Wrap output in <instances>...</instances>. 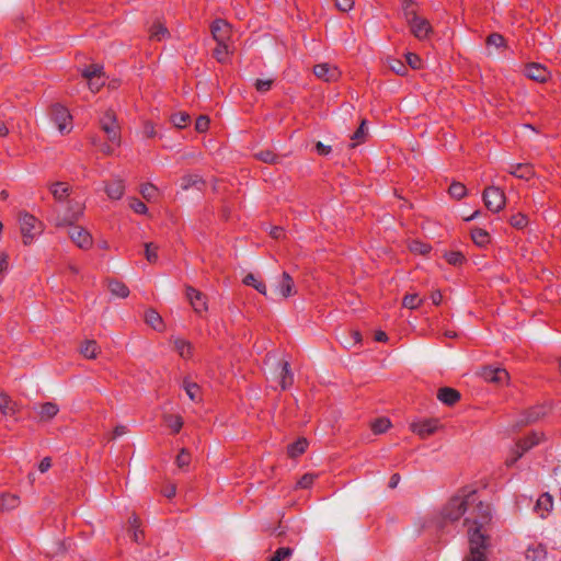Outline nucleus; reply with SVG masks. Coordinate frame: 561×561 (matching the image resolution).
Returning <instances> with one entry per match:
<instances>
[{
  "label": "nucleus",
  "mask_w": 561,
  "mask_h": 561,
  "mask_svg": "<svg viewBox=\"0 0 561 561\" xmlns=\"http://www.w3.org/2000/svg\"><path fill=\"white\" fill-rule=\"evenodd\" d=\"M442 516L449 522L465 517L470 553L463 561H485L489 543L482 529L492 518L490 504L480 501L474 490L465 489L448 501L442 511Z\"/></svg>",
  "instance_id": "nucleus-1"
},
{
  "label": "nucleus",
  "mask_w": 561,
  "mask_h": 561,
  "mask_svg": "<svg viewBox=\"0 0 561 561\" xmlns=\"http://www.w3.org/2000/svg\"><path fill=\"white\" fill-rule=\"evenodd\" d=\"M402 10L412 34L417 39H425L432 32L430 22L416 14L415 3L412 0H404Z\"/></svg>",
  "instance_id": "nucleus-2"
},
{
  "label": "nucleus",
  "mask_w": 561,
  "mask_h": 561,
  "mask_svg": "<svg viewBox=\"0 0 561 561\" xmlns=\"http://www.w3.org/2000/svg\"><path fill=\"white\" fill-rule=\"evenodd\" d=\"M100 126L108 141L102 146L101 150L106 154H111L121 144V129L114 113L111 111L105 112L100 119Z\"/></svg>",
  "instance_id": "nucleus-3"
},
{
  "label": "nucleus",
  "mask_w": 561,
  "mask_h": 561,
  "mask_svg": "<svg viewBox=\"0 0 561 561\" xmlns=\"http://www.w3.org/2000/svg\"><path fill=\"white\" fill-rule=\"evenodd\" d=\"M19 222L24 244H30L42 232V224L28 213H21Z\"/></svg>",
  "instance_id": "nucleus-4"
},
{
  "label": "nucleus",
  "mask_w": 561,
  "mask_h": 561,
  "mask_svg": "<svg viewBox=\"0 0 561 561\" xmlns=\"http://www.w3.org/2000/svg\"><path fill=\"white\" fill-rule=\"evenodd\" d=\"M483 201L486 208L493 213H499L505 206V194L497 186H489L483 192Z\"/></svg>",
  "instance_id": "nucleus-5"
},
{
  "label": "nucleus",
  "mask_w": 561,
  "mask_h": 561,
  "mask_svg": "<svg viewBox=\"0 0 561 561\" xmlns=\"http://www.w3.org/2000/svg\"><path fill=\"white\" fill-rule=\"evenodd\" d=\"M296 293L295 284L291 276L284 272L274 282L272 288V298H288Z\"/></svg>",
  "instance_id": "nucleus-6"
},
{
  "label": "nucleus",
  "mask_w": 561,
  "mask_h": 561,
  "mask_svg": "<svg viewBox=\"0 0 561 561\" xmlns=\"http://www.w3.org/2000/svg\"><path fill=\"white\" fill-rule=\"evenodd\" d=\"M51 119L54 121L57 129L64 134V133H69L71 129H72V117L69 113V111L60 105V104H55L53 107H51Z\"/></svg>",
  "instance_id": "nucleus-7"
},
{
  "label": "nucleus",
  "mask_w": 561,
  "mask_h": 561,
  "mask_svg": "<svg viewBox=\"0 0 561 561\" xmlns=\"http://www.w3.org/2000/svg\"><path fill=\"white\" fill-rule=\"evenodd\" d=\"M540 439H541V435L540 434L533 433L531 435H529L525 439L518 442L516 444V446H515V449L513 450V455L511 457L506 458V465L507 466H513L518 460V458H520L523 456V454L525 451H527L531 447L538 445Z\"/></svg>",
  "instance_id": "nucleus-8"
},
{
  "label": "nucleus",
  "mask_w": 561,
  "mask_h": 561,
  "mask_svg": "<svg viewBox=\"0 0 561 561\" xmlns=\"http://www.w3.org/2000/svg\"><path fill=\"white\" fill-rule=\"evenodd\" d=\"M82 76L88 80L89 89L98 92L104 85L103 67L100 65H91L83 69Z\"/></svg>",
  "instance_id": "nucleus-9"
},
{
  "label": "nucleus",
  "mask_w": 561,
  "mask_h": 561,
  "mask_svg": "<svg viewBox=\"0 0 561 561\" xmlns=\"http://www.w3.org/2000/svg\"><path fill=\"white\" fill-rule=\"evenodd\" d=\"M83 215V205L81 203H70L67 211L62 216L55 219V225L58 227L71 226L75 221L79 220Z\"/></svg>",
  "instance_id": "nucleus-10"
},
{
  "label": "nucleus",
  "mask_w": 561,
  "mask_h": 561,
  "mask_svg": "<svg viewBox=\"0 0 561 561\" xmlns=\"http://www.w3.org/2000/svg\"><path fill=\"white\" fill-rule=\"evenodd\" d=\"M70 239L75 242L80 249H89L93 244L92 236L88 230L80 226H70L68 231Z\"/></svg>",
  "instance_id": "nucleus-11"
},
{
  "label": "nucleus",
  "mask_w": 561,
  "mask_h": 561,
  "mask_svg": "<svg viewBox=\"0 0 561 561\" xmlns=\"http://www.w3.org/2000/svg\"><path fill=\"white\" fill-rule=\"evenodd\" d=\"M211 34L217 44H231V27L224 20H216L211 24Z\"/></svg>",
  "instance_id": "nucleus-12"
},
{
  "label": "nucleus",
  "mask_w": 561,
  "mask_h": 561,
  "mask_svg": "<svg viewBox=\"0 0 561 561\" xmlns=\"http://www.w3.org/2000/svg\"><path fill=\"white\" fill-rule=\"evenodd\" d=\"M481 377L488 382L497 385H504L508 381V373L501 367H484L481 370Z\"/></svg>",
  "instance_id": "nucleus-13"
},
{
  "label": "nucleus",
  "mask_w": 561,
  "mask_h": 561,
  "mask_svg": "<svg viewBox=\"0 0 561 561\" xmlns=\"http://www.w3.org/2000/svg\"><path fill=\"white\" fill-rule=\"evenodd\" d=\"M410 428L413 433L419 435L420 437L424 438L433 433H435L438 428V421L437 420H422V421H415L411 423Z\"/></svg>",
  "instance_id": "nucleus-14"
},
{
  "label": "nucleus",
  "mask_w": 561,
  "mask_h": 561,
  "mask_svg": "<svg viewBox=\"0 0 561 561\" xmlns=\"http://www.w3.org/2000/svg\"><path fill=\"white\" fill-rule=\"evenodd\" d=\"M313 73L317 78L327 82L335 81L340 77L339 69L335 66L325 62L316 65Z\"/></svg>",
  "instance_id": "nucleus-15"
},
{
  "label": "nucleus",
  "mask_w": 561,
  "mask_h": 561,
  "mask_svg": "<svg viewBox=\"0 0 561 561\" xmlns=\"http://www.w3.org/2000/svg\"><path fill=\"white\" fill-rule=\"evenodd\" d=\"M186 297L195 312L202 313L207 310L206 297L199 290L188 286Z\"/></svg>",
  "instance_id": "nucleus-16"
},
{
  "label": "nucleus",
  "mask_w": 561,
  "mask_h": 561,
  "mask_svg": "<svg viewBox=\"0 0 561 561\" xmlns=\"http://www.w3.org/2000/svg\"><path fill=\"white\" fill-rule=\"evenodd\" d=\"M276 382L280 389L285 390L294 382V375L287 362L279 363L276 367Z\"/></svg>",
  "instance_id": "nucleus-17"
},
{
  "label": "nucleus",
  "mask_w": 561,
  "mask_h": 561,
  "mask_svg": "<svg viewBox=\"0 0 561 561\" xmlns=\"http://www.w3.org/2000/svg\"><path fill=\"white\" fill-rule=\"evenodd\" d=\"M525 75L527 78L537 82H545L549 78V71L538 64L528 65L525 69Z\"/></svg>",
  "instance_id": "nucleus-18"
},
{
  "label": "nucleus",
  "mask_w": 561,
  "mask_h": 561,
  "mask_svg": "<svg viewBox=\"0 0 561 561\" xmlns=\"http://www.w3.org/2000/svg\"><path fill=\"white\" fill-rule=\"evenodd\" d=\"M145 321L158 332H163L165 330L162 317L154 309H149L145 312Z\"/></svg>",
  "instance_id": "nucleus-19"
},
{
  "label": "nucleus",
  "mask_w": 561,
  "mask_h": 561,
  "mask_svg": "<svg viewBox=\"0 0 561 561\" xmlns=\"http://www.w3.org/2000/svg\"><path fill=\"white\" fill-rule=\"evenodd\" d=\"M508 172L518 179L528 180L534 176V170L530 164L527 163H517L512 164L508 169Z\"/></svg>",
  "instance_id": "nucleus-20"
},
{
  "label": "nucleus",
  "mask_w": 561,
  "mask_h": 561,
  "mask_svg": "<svg viewBox=\"0 0 561 561\" xmlns=\"http://www.w3.org/2000/svg\"><path fill=\"white\" fill-rule=\"evenodd\" d=\"M105 192L111 199H121L125 192V183L121 179H116L105 186Z\"/></svg>",
  "instance_id": "nucleus-21"
},
{
  "label": "nucleus",
  "mask_w": 561,
  "mask_h": 561,
  "mask_svg": "<svg viewBox=\"0 0 561 561\" xmlns=\"http://www.w3.org/2000/svg\"><path fill=\"white\" fill-rule=\"evenodd\" d=\"M171 342L173 343L175 351L182 358L187 359L192 356L193 348L192 344L188 341L181 339L179 336H172Z\"/></svg>",
  "instance_id": "nucleus-22"
},
{
  "label": "nucleus",
  "mask_w": 561,
  "mask_h": 561,
  "mask_svg": "<svg viewBox=\"0 0 561 561\" xmlns=\"http://www.w3.org/2000/svg\"><path fill=\"white\" fill-rule=\"evenodd\" d=\"M0 411L4 416H14L19 411V405L9 396L2 393L0 394Z\"/></svg>",
  "instance_id": "nucleus-23"
},
{
  "label": "nucleus",
  "mask_w": 561,
  "mask_h": 561,
  "mask_svg": "<svg viewBox=\"0 0 561 561\" xmlns=\"http://www.w3.org/2000/svg\"><path fill=\"white\" fill-rule=\"evenodd\" d=\"M437 398L443 403L453 405L459 400L460 394L457 390L445 387L438 390Z\"/></svg>",
  "instance_id": "nucleus-24"
},
{
  "label": "nucleus",
  "mask_w": 561,
  "mask_h": 561,
  "mask_svg": "<svg viewBox=\"0 0 561 561\" xmlns=\"http://www.w3.org/2000/svg\"><path fill=\"white\" fill-rule=\"evenodd\" d=\"M35 410L37 411L41 420L48 421L58 413L59 408L54 402H46L35 408Z\"/></svg>",
  "instance_id": "nucleus-25"
},
{
  "label": "nucleus",
  "mask_w": 561,
  "mask_h": 561,
  "mask_svg": "<svg viewBox=\"0 0 561 561\" xmlns=\"http://www.w3.org/2000/svg\"><path fill=\"white\" fill-rule=\"evenodd\" d=\"M547 558V550L545 546L537 543L531 545L526 550V559L530 561H545Z\"/></svg>",
  "instance_id": "nucleus-26"
},
{
  "label": "nucleus",
  "mask_w": 561,
  "mask_h": 561,
  "mask_svg": "<svg viewBox=\"0 0 561 561\" xmlns=\"http://www.w3.org/2000/svg\"><path fill=\"white\" fill-rule=\"evenodd\" d=\"M149 33H150V38L152 41H158V42L163 41V39H165L169 36L168 28L160 21H156L151 25V27L149 28Z\"/></svg>",
  "instance_id": "nucleus-27"
},
{
  "label": "nucleus",
  "mask_w": 561,
  "mask_h": 561,
  "mask_svg": "<svg viewBox=\"0 0 561 561\" xmlns=\"http://www.w3.org/2000/svg\"><path fill=\"white\" fill-rule=\"evenodd\" d=\"M20 505V499L15 494L3 493L0 495V510L11 511Z\"/></svg>",
  "instance_id": "nucleus-28"
},
{
  "label": "nucleus",
  "mask_w": 561,
  "mask_h": 561,
  "mask_svg": "<svg viewBox=\"0 0 561 561\" xmlns=\"http://www.w3.org/2000/svg\"><path fill=\"white\" fill-rule=\"evenodd\" d=\"M100 347L93 340L84 341L80 347V353L89 359H93L98 356Z\"/></svg>",
  "instance_id": "nucleus-29"
},
{
  "label": "nucleus",
  "mask_w": 561,
  "mask_h": 561,
  "mask_svg": "<svg viewBox=\"0 0 561 561\" xmlns=\"http://www.w3.org/2000/svg\"><path fill=\"white\" fill-rule=\"evenodd\" d=\"M553 501L552 496L549 493L542 494L536 503V510L540 514L541 517L545 516L546 513H549L552 510Z\"/></svg>",
  "instance_id": "nucleus-30"
},
{
  "label": "nucleus",
  "mask_w": 561,
  "mask_h": 561,
  "mask_svg": "<svg viewBox=\"0 0 561 561\" xmlns=\"http://www.w3.org/2000/svg\"><path fill=\"white\" fill-rule=\"evenodd\" d=\"M49 191L56 201H62L69 194V185L64 182H56L49 186Z\"/></svg>",
  "instance_id": "nucleus-31"
},
{
  "label": "nucleus",
  "mask_w": 561,
  "mask_h": 561,
  "mask_svg": "<svg viewBox=\"0 0 561 561\" xmlns=\"http://www.w3.org/2000/svg\"><path fill=\"white\" fill-rule=\"evenodd\" d=\"M232 51L233 48L231 44H217L214 56L219 62H227Z\"/></svg>",
  "instance_id": "nucleus-32"
},
{
  "label": "nucleus",
  "mask_w": 561,
  "mask_h": 561,
  "mask_svg": "<svg viewBox=\"0 0 561 561\" xmlns=\"http://www.w3.org/2000/svg\"><path fill=\"white\" fill-rule=\"evenodd\" d=\"M108 289L113 296L118 298H126L129 295L128 287L118 280H111L108 283Z\"/></svg>",
  "instance_id": "nucleus-33"
},
{
  "label": "nucleus",
  "mask_w": 561,
  "mask_h": 561,
  "mask_svg": "<svg viewBox=\"0 0 561 561\" xmlns=\"http://www.w3.org/2000/svg\"><path fill=\"white\" fill-rule=\"evenodd\" d=\"M308 447V440L306 438H299L295 443L290 444L287 448L289 457L296 458L304 454Z\"/></svg>",
  "instance_id": "nucleus-34"
},
{
  "label": "nucleus",
  "mask_w": 561,
  "mask_h": 561,
  "mask_svg": "<svg viewBox=\"0 0 561 561\" xmlns=\"http://www.w3.org/2000/svg\"><path fill=\"white\" fill-rule=\"evenodd\" d=\"M471 238L474 244H477L480 248L485 247L490 242V234L481 228L472 229Z\"/></svg>",
  "instance_id": "nucleus-35"
},
{
  "label": "nucleus",
  "mask_w": 561,
  "mask_h": 561,
  "mask_svg": "<svg viewBox=\"0 0 561 561\" xmlns=\"http://www.w3.org/2000/svg\"><path fill=\"white\" fill-rule=\"evenodd\" d=\"M547 413V408L543 405L535 407L530 409L525 419L522 421L523 424L531 423L538 421Z\"/></svg>",
  "instance_id": "nucleus-36"
},
{
  "label": "nucleus",
  "mask_w": 561,
  "mask_h": 561,
  "mask_svg": "<svg viewBox=\"0 0 561 561\" xmlns=\"http://www.w3.org/2000/svg\"><path fill=\"white\" fill-rule=\"evenodd\" d=\"M243 284L247 286H252L262 295L267 296V289H266L265 284L263 282L256 279V277L253 274H248L243 278Z\"/></svg>",
  "instance_id": "nucleus-37"
},
{
  "label": "nucleus",
  "mask_w": 561,
  "mask_h": 561,
  "mask_svg": "<svg viewBox=\"0 0 561 561\" xmlns=\"http://www.w3.org/2000/svg\"><path fill=\"white\" fill-rule=\"evenodd\" d=\"M140 194L147 202H152L157 199L159 191L153 184L146 183L141 185Z\"/></svg>",
  "instance_id": "nucleus-38"
},
{
  "label": "nucleus",
  "mask_w": 561,
  "mask_h": 561,
  "mask_svg": "<svg viewBox=\"0 0 561 561\" xmlns=\"http://www.w3.org/2000/svg\"><path fill=\"white\" fill-rule=\"evenodd\" d=\"M163 420L173 433L180 432L183 426V420L180 415L167 414L163 416Z\"/></svg>",
  "instance_id": "nucleus-39"
},
{
  "label": "nucleus",
  "mask_w": 561,
  "mask_h": 561,
  "mask_svg": "<svg viewBox=\"0 0 561 561\" xmlns=\"http://www.w3.org/2000/svg\"><path fill=\"white\" fill-rule=\"evenodd\" d=\"M409 249L415 254L426 255L430 253L432 248L430 244L421 242L420 240H412L409 243Z\"/></svg>",
  "instance_id": "nucleus-40"
},
{
  "label": "nucleus",
  "mask_w": 561,
  "mask_h": 561,
  "mask_svg": "<svg viewBox=\"0 0 561 561\" xmlns=\"http://www.w3.org/2000/svg\"><path fill=\"white\" fill-rule=\"evenodd\" d=\"M293 552L294 550L289 547L278 548L270 561H288L291 558Z\"/></svg>",
  "instance_id": "nucleus-41"
},
{
  "label": "nucleus",
  "mask_w": 561,
  "mask_h": 561,
  "mask_svg": "<svg viewBox=\"0 0 561 561\" xmlns=\"http://www.w3.org/2000/svg\"><path fill=\"white\" fill-rule=\"evenodd\" d=\"M390 425L391 422L389 419L380 417L371 423V430L375 434H382L390 427Z\"/></svg>",
  "instance_id": "nucleus-42"
},
{
  "label": "nucleus",
  "mask_w": 561,
  "mask_h": 561,
  "mask_svg": "<svg viewBox=\"0 0 561 561\" xmlns=\"http://www.w3.org/2000/svg\"><path fill=\"white\" fill-rule=\"evenodd\" d=\"M183 388L187 394V397L192 401H196L199 397V387L195 382H191L188 380H184Z\"/></svg>",
  "instance_id": "nucleus-43"
},
{
  "label": "nucleus",
  "mask_w": 561,
  "mask_h": 561,
  "mask_svg": "<svg viewBox=\"0 0 561 561\" xmlns=\"http://www.w3.org/2000/svg\"><path fill=\"white\" fill-rule=\"evenodd\" d=\"M449 194L454 198L460 199L467 194V188L462 183L454 182L449 186Z\"/></svg>",
  "instance_id": "nucleus-44"
},
{
  "label": "nucleus",
  "mask_w": 561,
  "mask_h": 561,
  "mask_svg": "<svg viewBox=\"0 0 561 561\" xmlns=\"http://www.w3.org/2000/svg\"><path fill=\"white\" fill-rule=\"evenodd\" d=\"M422 301V298L417 294H410L403 298L402 305L409 309H416Z\"/></svg>",
  "instance_id": "nucleus-45"
},
{
  "label": "nucleus",
  "mask_w": 561,
  "mask_h": 561,
  "mask_svg": "<svg viewBox=\"0 0 561 561\" xmlns=\"http://www.w3.org/2000/svg\"><path fill=\"white\" fill-rule=\"evenodd\" d=\"M158 247L153 243H146L145 245V255L148 262L156 263L158 260Z\"/></svg>",
  "instance_id": "nucleus-46"
},
{
  "label": "nucleus",
  "mask_w": 561,
  "mask_h": 561,
  "mask_svg": "<svg viewBox=\"0 0 561 561\" xmlns=\"http://www.w3.org/2000/svg\"><path fill=\"white\" fill-rule=\"evenodd\" d=\"M445 259L451 265H460L465 261L463 254L458 251H451L446 253Z\"/></svg>",
  "instance_id": "nucleus-47"
},
{
  "label": "nucleus",
  "mask_w": 561,
  "mask_h": 561,
  "mask_svg": "<svg viewBox=\"0 0 561 561\" xmlns=\"http://www.w3.org/2000/svg\"><path fill=\"white\" fill-rule=\"evenodd\" d=\"M510 222L513 227H515L517 229H523L524 227L527 226L528 219L524 214L519 213V214L513 215L510 219Z\"/></svg>",
  "instance_id": "nucleus-48"
},
{
  "label": "nucleus",
  "mask_w": 561,
  "mask_h": 561,
  "mask_svg": "<svg viewBox=\"0 0 561 561\" xmlns=\"http://www.w3.org/2000/svg\"><path fill=\"white\" fill-rule=\"evenodd\" d=\"M130 528L133 530V539L139 542L142 538V533L139 530V520L136 516L129 518Z\"/></svg>",
  "instance_id": "nucleus-49"
},
{
  "label": "nucleus",
  "mask_w": 561,
  "mask_h": 561,
  "mask_svg": "<svg viewBox=\"0 0 561 561\" xmlns=\"http://www.w3.org/2000/svg\"><path fill=\"white\" fill-rule=\"evenodd\" d=\"M190 116L185 113H178L172 116V123L178 128H183L187 125Z\"/></svg>",
  "instance_id": "nucleus-50"
},
{
  "label": "nucleus",
  "mask_w": 561,
  "mask_h": 561,
  "mask_svg": "<svg viewBox=\"0 0 561 561\" xmlns=\"http://www.w3.org/2000/svg\"><path fill=\"white\" fill-rule=\"evenodd\" d=\"M366 133H367V128H366V121H363L358 127V129L353 134L352 136V140H354L355 142L353 144V146H355L357 142H360L364 140L365 136H366Z\"/></svg>",
  "instance_id": "nucleus-51"
},
{
  "label": "nucleus",
  "mask_w": 561,
  "mask_h": 561,
  "mask_svg": "<svg viewBox=\"0 0 561 561\" xmlns=\"http://www.w3.org/2000/svg\"><path fill=\"white\" fill-rule=\"evenodd\" d=\"M129 207L136 213L140 215H145L148 211L147 206L137 198H131L129 202Z\"/></svg>",
  "instance_id": "nucleus-52"
},
{
  "label": "nucleus",
  "mask_w": 561,
  "mask_h": 561,
  "mask_svg": "<svg viewBox=\"0 0 561 561\" xmlns=\"http://www.w3.org/2000/svg\"><path fill=\"white\" fill-rule=\"evenodd\" d=\"M273 82L274 80L271 78L256 79L254 85L259 92H266L272 88Z\"/></svg>",
  "instance_id": "nucleus-53"
},
{
  "label": "nucleus",
  "mask_w": 561,
  "mask_h": 561,
  "mask_svg": "<svg viewBox=\"0 0 561 561\" xmlns=\"http://www.w3.org/2000/svg\"><path fill=\"white\" fill-rule=\"evenodd\" d=\"M407 61L412 69L422 68V59L414 53H408L405 55Z\"/></svg>",
  "instance_id": "nucleus-54"
},
{
  "label": "nucleus",
  "mask_w": 561,
  "mask_h": 561,
  "mask_svg": "<svg viewBox=\"0 0 561 561\" xmlns=\"http://www.w3.org/2000/svg\"><path fill=\"white\" fill-rule=\"evenodd\" d=\"M190 463V455L186 449H182L176 457V465L179 468H185Z\"/></svg>",
  "instance_id": "nucleus-55"
},
{
  "label": "nucleus",
  "mask_w": 561,
  "mask_h": 561,
  "mask_svg": "<svg viewBox=\"0 0 561 561\" xmlns=\"http://www.w3.org/2000/svg\"><path fill=\"white\" fill-rule=\"evenodd\" d=\"M314 479H316V476H313L311 473H306L298 481L297 485L299 488H301V489H307V488L311 486V484L313 483Z\"/></svg>",
  "instance_id": "nucleus-56"
},
{
  "label": "nucleus",
  "mask_w": 561,
  "mask_h": 561,
  "mask_svg": "<svg viewBox=\"0 0 561 561\" xmlns=\"http://www.w3.org/2000/svg\"><path fill=\"white\" fill-rule=\"evenodd\" d=\"M335 5L343 12H348L354 7V0H335Z\"/></svg>",
  "instance_id": "nucleus-57"
},
{
  "label": "nucleus",
  "mask_w": 561,
  "mask_h": 561,
  "mask_svg": "<svg viewBox=\"0 0 561 561\" xmlns=\"http://www.w3.org/2000/svg\"><path fill=\"white\" fill-rule=\"evenodd\" d=\"M209 126V118L207 116H199L197 119H196V123H195V128L199 131V133H203V131H206L207 128Z\"/></svg>",
  "instance_id": "nucleus-58"
},
{
  "label": "nucleus",
  "mask_w": 561,
  "mask_h": 561,
  "mask_svg": "<svg viewBox=\"0 0 561 561\" xmlns=\"http://www.w3.org/2000/svg\"><path fill=\"white\" fill-rule=\"evenodd\" d=\"M488 45L501 47L504 44V38L500 34H491L486 41Z\"/></svg>",
  "instance_id": "nucleus-59"
},
{
  "label": "nucleus",
  "mask_w": 561,
  "mask_h": 561,
  "mask_svg": "<svg viewBox=\"0 0 561 561\" xmlns=\"http://www.w3.org/2000/svg\"><path fill=\"white\" fill-rule=\"evenodd\" d=\"M8 268H9L8 255L2 253L0 255V279H2L5 276Z\"/></svg>",
  "instance_id": "nucleus-60"
},
{
  "label": "nucleus",
  "mask_w": 561,
  "mask_h": 561,
  "mask_svg": "<svg viewBox=\"0 0 561 561\" xmlns=\"http://www.w3.org/2000/svg\"><path fill=\"white\" fill-rule=\"evenodd\" d=\"M390 67L398 75L403 76L407 73V67L400 60H393Z\"/></svg>",
  "instance_id": "nucleus-61"
},
{
  "label": "nucleus",
  "mask_w": 561,
  "mask_h": 561,
  "mask_svg": "<svg viewBox=\"0 0 561 561\" xmlns=\"http://www.w3.org/2000/svg\"><path fill=\"white\" fill-rule=\"evenodd\" d=\"M316 151L320 156H328L331 152V147L318 141L316 144Z\"/></svg>",
  "instance_id": "nucleus-62"
},
{
  "label": "nucleus",
  "mask_w": 561,
  "mask_h": 561,
  "mask_svg": "<svg viewBox=\"0 0 561 561\" xmlns=\"http://www.w3.org/2000/svg\"><path fill=\"white\" fill-rule=\"evenodd\" d=\"M198 183H201V181L197 178L186 176L182 180V187L187 190L188 187L197 185Z\"/></svg>",
  "instance_id": "nucleus-63"
},
{
  "label": "nucleus",
  "mask_w": 561,
  "mask_h": 561,
  "mask_svg": "<svg viewBox=\"0 0 561 561\" xmlns=\"http://www.w3.org/2000/svg\"><path fill=\"white\" fill-rule=\"evenodd\" d=\"M51 467V459L49 457H45L38 465V470L41 472H46Z\"/></svg>",
  "instance_id": "nucleus-64"
}]
</instances>
